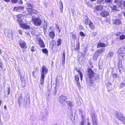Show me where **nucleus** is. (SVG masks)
I'll return each mask as SVG.
<instances>
[{"label":"nucleus","mask_w":125,"mask_h":125,"mask_svg":"<svg viewBox=\"0 0 125 125\" xmlns=\"http://www.w3.org/2000/svg\"><path fill=\"white\" fill-rule=\"evenodd\" d=\"M19 44L21 48L22 49V51L24 52L26 51L25 49H26L27 47L26 43L24 41L20 40L19 42Z\"/></svg>","instance_id":"obj_1"},{"label":"nucleus","mask_w":125,"mask_h":125,"mask_svg":"<svg viewBox=\"0 0 125 125\" xmlns=\"http://www.w3.org/2000/svg\"><path fill=\"white\" fill-rule=\"evenodd\" d=\"M32 21L34 24L36 26H39L41 24L42 21L39 18H34L32 19Z\"/></svg>","instance_id":"obj_2"},{"label":"nucleus","mask_w":125,"mask_h":125,"mask_svg":"<svg viewBox=\"0 0 125 125\" xmlns=\"http://www.w3.org/2000/svg\"><path fill=\"white\" fill-rule=\"evenodd\" d=\"M104 51V49L103 48H101L97 50L95 52L93 56V59L96 60L99 55V54L102 53Z\"/></svg>","instance_id":"obj_3"},{"label":"nucleus","mask_w":125,"mask_h":125,"mask_svg":"<svg viewBox=\"0 0 125 125\" xmlns=\"http://www.w3.org/2000/svg\"><path fill=\"white\" fill-rule=\"evenodd\" d=\"M48 69L44 65L42 67V70L41 71V78H44L45 75H46L48 72Z\"/></svg>","instance_id":"obj_4"},{"label":"nucleus","mask_w":125,"mask_h":125,"mask_svg":"<svg viewBox=\"0 0 125 125\" xmlns=\"http://www.w3.org/2000/svg\"><path fill=\"white\" fill-rule=\"evenodd\" d=\"M87 74L86 75L89 78H92L94 75V73L93 70L90 68L87 69Z\"/></svg>","instance_id":"obj_5"},{"label":"nucleus","mask_w":125,"mask_h":125,"mask_svg":"<svg viewBox=\"0 0 125 125\" xmlns=\"http://www.w3.org/2000/svg\"><path fill=\"white\" fill-rule=\"evenodd\" d=\"M91 116L93 125H97V115L93 113L92 114Z\"/></svg>","instance_id":"obj_6"},{"label":"nucleus","mask_w":125,"mask_h":125,"mask_svg":"<svg viewBox=\"0 0 125 125\" xmlns=\"http://www.w3.org/2000/svg\"><path fill=\"white\" fill-rule=\"evenodd\" d=\"M26 10L28 14L30 15H32V14H36L38 13V12L36 10L32 8H28Z\"/></svg>","instance_id":"obj_7"},{"label":"nucleus","mask_w":125,"mask_h":125,"mask_svg":"<svg viewBox=\"0 0 125 125\" xmlns=\"http://www.w3.org/2000/svg\"><path fill=\"white\" fill-rule=\"evenodd\" d=\"M21 27L22 28L25 29H29L30 28V26L28 25L26 23L21 22L19 23Z\"/></svg>","instance_id":"obj_8"},{"label":"nucleus","mask_w":125,"mask_h":125,"mask_svg":"<svg viewBox=\"0 0 125 125\" xmlns=\"http://www.w3.org/2000/svg\"><path fill=\"white\" fill-rule=\"evenodd\" d=\"M112 24L114 25H119L121 24L122 22L120 18L116 19L115 20L113 19Z\"/></svg>","instance_id":"obj_9"},{"label":"nucleus","mask_w":125,"mask_h":125,"mask_svg":"<svg viewBox=\"0 0 125 125\" xmlns=\"http://www.w3.org/2000/svg\"><path fill=\"white\" fill-rule=\"evenodd\" d=\"M115 114L117 119L121 120L124 119V117L121 113L119 112H116L115 113Z\"/></svg>","instance_id":"obj_10"},{"label":"nucleus","mask_w":125,"mask_h":125,"mask_svg":"<svg viewBox=\"0 0 125 125\" xmlns=\"http://www.w3.org/2000/svg\"><path fill=\"white\" fill-rule=\"evenodd\" d=\"M67 99V97L65 96L61 95L59 97V100L61 104H62Z\"/></svg>","instance_id":"obj_11"},{"label":"nucleus","mask_w":125,"mask_h":125,"mask_svg":"<svg viewBox=\"0 0 125 125\" xmlns=\"http://www.w3.org/2000/svg\"><path fill=\"white\" fill-rule=\"evenodd\" d=\"M16 17L17 18V21L19 23L21 22H23V20L22 19V17H23V15L19 14L16 15Z\"/></svg>","instance_id":"obj_12"},{"label":"nucleus","mask_w":125,"mask_h":125,"mask_svg":"<svg viewBox=\"0 0 125 125\" xmlns=\"http://www.w3.org/2000/svg\"><path fill=\"white\" fill-rule=\"evenodd\" d=\"M24 9V7L21 6L15 7H14L13 11L20 12L21 10H23Z\"/></svg>","instance_id":"obj_13"},{"label":"nucleus","mask_w":125,"mask_h":125,"mask_svg":"<svg viewBox=\"0 0 125 125\" xmlns=\"http://www.w3.org/2000/svg\"><path fill=\"white\" fill-rule=\"evenodd\" d=\"M38 42L41 47L44 48L45 45L44 42L42 40L41 38H40L38 40Z\"/></svg>","instance_id":"obj_14"},{"label":"nucleus","mask_w":125,"mask_h":125,"mask_svg":"<svg viewBox=\"0 0 125 125\" xmlns=\"http://www.w3.org/2000/svg\"><path fill=\"white\" fill-rule=\"evenodd\" d=\"M100 14L102 17H106L109 15V14L108 11L104 10L101 11L100 13Z\"/></svg>","instance_id":"obj_15"},{"label":"nucleus","mask_w":125,"mask_h":125,"mask_svg":"<svg viewBox=\"0 0 125 125\" xmlns=\"http://www.w3.org/2000/svg\"><path fill=\"white\" fill-rule=\"evenodd\" d=\"M76 70L79 74H77L75 76V78H79V77L80 78H82L83 77V75L81 72V71L80 70L76 69Z\"/></svg>","instance_id":"obj_16"},{"label":"nucleus","mask_w":125,"mask_h":125,"mask_svg":"<svg viewBox=\"0 0 125 125\" xmlns=\"http://www.w3.org/2000/svg\"><path fill=\"white\" fill-rule=\"evenodd\" d=\"M83 21L84 23L86 25H89L90 23H91L92 21L91 20H89L88 19V17L87 16H85Z\"/></svg>","instance_id":"obj_17"},{"label":"nucleus","mask_w":125,"mask_h":125,"mask_svg":"<svg viewBox=\"0 0 125 125\" xmlns=\"http://www.w3.org/2000/svg\"><path fill=\"white\" fill-rule=\"evenodd\" d=\"M49 36L50 38L53 39L55 36V34L53 31H50L49 33Z\"/></svg>","instance_id":"obj_18"},{"label":"nucleus","mask_w":125,"mask_h":125,"mask_svg":"<svg viewBox=\"0 0 125 125\" xmlns=\"http://www.w3.org/2000/svg\"><path fill=\"white\" fill-rule=\"evenodd\" d=\"M104 43L102 42H98L97 45V48H98L100 47H104L107 46Z\"/></svg>","instance_id":"obj_19"},{"label":"nucleus","mask_w":125,"mask_h":125,"mask_svg":"<svg viewBox=\"0 0 125 125\" xmlns=\"http://www.w3.org/2000/svg\"><path fill=\"white\" fill-rule=\"evenodd\" d=\"M103 6L97 5L95 7V11H101L103 9Z\"/></svg>","instance_id":"obj_20"},{"label":"nucleus","mask_w":125,"mask_h":125,"mask_svg":"<svg viewBox=\"0 0 125 125\" xmlns=\"http://www.w3.org/2000/svg\"><path fill=\"white\" fill-rule=\"evenodd\" d=\"M88 25L89 28L91 30H94L95 29V26L92 21Z\"/></svg>","instance_id":"obj_21"},{"label":"nucleus","mask_w":125,"mask_h":125,"mask_svg":"<svg viewBox=\"0 0 125 125\" xmlns=\"http://www.w3.org/2000/svg\"><path fill=\"white\" fill-rule=\"evenodd\" d=\"M70 34L71 35V38L74 40L77 39V35L75 32H71Z\"/></svg>","instance_id":"obj_22"},{"label":"nucleus","mask_w":125,"mask_h":125,"mask_svg":"<svg viewBox=\"0 0 125 125\" xmlns=\"http://www.w3.org/2000/svg\"><path fill=\"white\" fill-rule=\"evenodd\" d=\"M60 3V10H61V13H62L63 12V5L62 1L61 0L59 1Z\"/></svg>","instance_id":"obj_23"},{"label":"nucleus","mask_w":125,"mask_h":125,"mask_svg":"<svg viewBox=\"0 0 125 125\" xmlns=\"http://www.w3.org/2000/svg\"><path fill=\"white\" fill-rule=\"evenodd\" d=\"M75 80L76 81V83H77V87L79 89H80L81 88V86L79 82H78L79 79H75Z\"/></svg>","instance_id":"obj_24"},{"label":"nucleus","mask_w":125,"mask_h":125,"mask_svg":"<svg viewBox=\"0 0 125 125\" xmlns=\"http://www.w3.org/2000/svg\"><path fill=\"white\" fill-rule=\"evenodd\" d=\"M112 10L113 11H117L118 10L116 6L114 5L112 7Z\"/></svg>","instance_id":"obj_25"},{"label":"nucleus","mask_w":125,"mask_h":125,"mask_svg":"<svg viewBox=\"0 0 125 125\" xmlns=\"http://www.w3.org/2000/svg\"><path fill=\"white\" fill-rule=\"evenodd\" d=\"M57 46H59L61 44V40L60 38H59L57 41Z\"/></svg>","instance_id":"obj_26"},{"label":"nucleus","mask_w":125,"mask_h":125,"mask_svg":"<svg viewBox=\"0 0 125 125\" xmlns=\"http://www.w3.org/2000/svg\"><path fill=\"white\" fill-rule=\"evenodd\" d=\"M93 81L91 79H87V82L88 83L89 85H91L93 83Z\"/></svg>","instance_id":"obj_27"},{"label":"nucleus","mask_w":125,"mask_h":125,"mask_svg":"<svg viewBox=\"0 0 125 125\" xmlns=\"http://www.w3.org/2000/svg\"><path fill=\"white\" fill-rule=\"evenodd\" d=\"M76 48H75V51H79V49H80V43L79 42L76 44Z\"/></svg>","instance_id":"obj_28"},{"label":"nucleus","mask_w":125,"mask_h":125,"mask_svg":"<svg viewBox=\"0 0 125 125\" xmlns=\"http://www.w3.org/2000/svg\"><path fill=\"white\" fill-rule=\"evenodd\" d=\"M42 52L48 55V51L46 48L43 49L42 50Z\"/></svg>","instance_id":"obj_29"},{"label":"nucleus","mask_w":125,"mask_h":125,"mask_svg":"<svg viewBox=\"0 0 125 125\" xmlns=\"http://www.w3.org/2000/svg\"><path fill=\"white\" fill-rule=\"evenodd\" d=\"M52 50L53 52H55V51L57 52L58 50V48L57 46L55 45L54 47H52Z\"/></svg>","instance_id":"obj_30"},{"label":"nucleus","mask_w":125,"mask_h":125,"mask_svg":"<svg viewBox=\"0 0 125 125\" xmlns=\"http://www.w3.org/2000/svg\"><path fill=\"white\" fill-rule=\"evenodd\" d=\"M122 62L121 60H120L119 61L118 63V67L119 68H120L122 66Z\"/></svg>","instance_id":"obj_31"},{"label":"nucleus","mask_w":125,"mask_h":125,"mask_svg":"<svg viewBox=\"0 0 125 125\" xmlns=\"http://www.w3.org/2000/svg\"><path fill=\"white\" fill-rule=\"evenodd\" d=\"M56 43V42L55 41L52 39L51 42V44L52 45V47H54V46L55 45Z\"/></svg>","instance_id":"obj_32"},{"label":"nucleus","mask_w":125,"mask_h":125,"mask_svg":"<svg viewBox=\"0 0 125 125\" xmlns=\"http://www.w3.org/2000/svg\"><path fill=\"white\" fill-rule=\"evenodd\" d=\"M120 40H123L125 39V35H122L120 36L119 37Z\"/></svg>","instance_id":"obj_33"},{"label":"nucleus","mask_w":125,"mask_h":125,"mask_svg":"<svg viewBox=\"0 0 125 125\" xmlns=\"http://www.w3.org/2000/svg\"><path fill=\"white\" fill-rule=\"evenodd\" d=\"M113 52H110L108 53V55L110 57L113 56Z\"/></svg>","instance_id":"obj_34"},{"label":"nucleus","mask_w":125,"mask_h":125,"mask_svg":"<svg viewBox=\"0 0 125 125\" xmlns=\"http://www.w3.org/2000/svg\"><path fill=\"white\" fill-rule=\"evenodd\" d=\"M112 76L113 78H117V74L116 73H114L112 75Z\"/></svg>","instance_id":"obj_35"},{"label":"nucleus","mask_w":125,"mask_h":125,"mask_svg":"<svg viewBox=\"0 0 125 125\" xmlns=\"http://www.w3.org/2000/svg\"><path fill=\"white\" fill-rule=\"evenodd\" d=\"M67 103L68 104V105L69 106L72 107L73 106V104L72 102H67Z\"/></svg>","instance_id":"obj_36"},{"label":"nucleus","mask_w":125,"mask_h":125,"mask_svg":"<svg viewBox=\"0 0 125 125\" xmlns=\"http://www.w3.org/2000/svg\"><path fill=\"white\" fill-rule=\"evenodd\" d=\"M121 32H118L116 33L115 35L116 36H120L121 35Z\"/></svg>","instance_id":"obj_37"},{"label":"nucleus","mask_w":125,"mask_h":125,"mask_svg":"<svg viewBox=\"0 0 125 125\" xmlns=\"http://www.w3.org/2000/svg\"><path fill=\"white\" fill-rule=\"evenodd\" d=\"M104 1V0H98L97 2V4H100Z\"/></svg>","instance_id":"obj_38"},{"label":"nucleus","mask_w":125,"mask_h":125,"mask_svg":"<svg viewBox=\"0 0 125 125\" xmlns=\"http://www.w3.org/2000/svg\"><path fill=\"white\" fill-rule=\"evenodd\" d=\"M12 3H16L18 1V0H11Z\"/></svg>","instance_id":"obj_39"},{"label":"nucleus","mask_w":125,"mask_h":125,"mask_svg":"<svg viewBox=\"0 0 125 125\" xmlns=\"http://www.w3.org/2000/svg\"><path fill=\"white\" fill-rule=\"evenodd\" d=\"M31 50L32 52H33L35 51V47L34 46H33L31 47Z\"/></svg>","instance_id":"obj_40"},{"label":"nucleus","mask_w":125,"mask_h":125,"mask_svg":"<svg viewBox=\"0 0 125 125\" xmlns=\"http://www.w3.org/2000/svg\"><path fill=\"white\" fill-rule=\"evenodd\" d=\"M27 6L29 7H31V8H33V6L31 5V3H29L27 4Z\"/></svg>","instance_id":"obj_41"},{"label":"nucleus","mask_w":125,"mask_h":125,"mask_svg":"<svg viewBox=\"0 0 125 125\" xmlns=\"http://www.w3.org/2000/svg\"><path fill=\"white\" fill-rule=\"evenodd\" d=\"M62 59H65V53L64 51H63L62 53Z\"/></svg>","instance_id":"obj_42"},{"label":"nucleus","mask_w":125,"mask_h":125,"mask_svg":"<svg viewBox=\"0 0 125 125\" xmlns=\"http://www.w3.org/2000/svg\"><path fill=\"white\" fill-rule=\"evenodd\" d=\"M57 86L56 85L55 87V89L54 90V94H56V92H57Z\"/></svg>","instance_id":"obj_43"},{"label":"nucleus","mask_w":125,"mask_h":125,"mask_svg":"<svg viewBox=\"0 0 125 125\" xmlns=\"http://www.w3.org/2000/svg\"><path fill=\"white\" fill-rule=\"evenodd\" d=\"M112 0H105V2L106 3H110L112 2Z\"/></svg>","instance_id":"obj_44"},{"label":"nucleus","mask_w":125,"mask_h":125,"mask_svg":"<svg viewBox=\"0 0 125 125\" xmlns=\"http://www.w3.org/2000/svg\"><path fill=\"white\" fill-rule=\"evenodd\" d=\"M62 64L64 65L65 62V59H62Z\"/></svg>","instance_id":"obj_45"},{"label":"nucleus","mask_w":125,"mask_h":125,"mask_svg":"<svg viewBox=\"0 0 125 125\" xmlns=\"http://www.w3.org/2000/svg\"><path fill=\"white\" fill-rule=\"evenodd\" d=\"M80 35L81 36H85V35L84 34V33L82 31H81L80 32Z\"/></svg>","instance_id":"obj_46"},{"label":"nucleus","mask_w":125,"mask_h":125,"mask_svg":"<svg viewBox=\"0 0 125 125\" xmlns=\"http://www.w3.org/2000/svg\"><path fill=\"white\" fill-rule=\"evenodd\" d=\"M125 86V84L123 83H121L120 85L121 88H122Z\"/></svg>","instance_id":"obj_47"},{"label":"nucleus","mask_w":125,"mask_h":125,"mask_svg":"<svg viewBox=\"0 0 125 125\" xmlns=\"http://www.w3.org/2000/svg\"><path fill=\"white\" fill-rule=\"evenodd\" d=\"M44 82V79H41L40 81L41 83L42 84Z\"/></svg>","instance_id":"obj_48"},{"label":"nucleus","mask_w":125,"mask_h":125,"mask_svg":"<svg viewBox=\"0 0 125 125\" xmlns=\"http://www.w3.org/2000/svg\"><path fill=\"white\" fill-rule=\"evenodd\" d=\"M97 32H93V36H94L96 35L97 34Z\"/></svg>","instance_id":"obj_49"},{"label":"nucleus","mask_w":125,"mask_h":125,"mask_svg":"<svg viewBox=\"0 0 125 125\" xmlns=\"http://www.w3.org/2000/svg\"><path fill=\"white\" fill-rule=\"evenodd\" d=\"M18 32L19 34H20L21 35L22 34V30H18Z\"/></svg>","instance_id":"obj_50"},{"label":"nucleus","mask_w":125,"mask_h":125,"mask_svg":"<svg viewBox=\"0 0 125 125\" xmlns=\"http://www.w3.org/2000/svg\"><path fill=\"white\" fill-rule=\"evenodd\" d=\"M56 28L58 29V31H59V32H60V29L59 27L57 25H56Z\"/></svg>","instance_id":"obj_51"},{"label":"nucleus","mask_w":125,"mask_h":125,"mask_svg":"<svg viewBox=\"0 0 125 125\" xmlns=\"http://www.w3.org/2000/svg\"><path fill=\"white\" fill-rule=\"evenodd\" d=\"M10 87H9L8 88V91H7V92H8V95H9V92H10Z\"/></svg>","instance_id":"obj_52"},{"label":"nucleus","mask_w":125,"mask_h":125,"mask_svg":"<svg viewBox=\"0 0 125 125\" xmlns=\"http://www.w3.org/2000/svg\"><path fill=\"white\" fill-rule=\"evenodd\" d=\"M124 119H123L122 120H121V121L123 123L125 124V118L124 117Z\"/></svg>","instance_id":"obj_53"},{"label":"nucleus","mask_w":125,"mask_h":125,"mask_svg":"<svg viewBox=\"0 0 125 125\" xmlns=\"http://www.w3.org/2000/svg\"><path fill=\"white\" fill-rule=\"evenodd\" d=\"M80 125H84V122L83 121H82L81 122Z\"/></svg>","instance_id":"obj_54"},{"label":"nucleus","mask_w":125,"mask_h":125,"mask_svg":"<svg viewBox=\"0 0 125 125\" xmlns=\"http://www.w3.org/2000/svg\"><path fill=\"white\" fill-rule=\"evenodd\" d=\"M119 2V0H114V2L115 3H117Z\"/></svg>","instance_id":"obj_55"},{"label":"nucleus","mask_w":125,"mask_h":125,"mask_svg":"<svg viewBox=\"0 0 125 125\" xmlns=\"http://www.w3.org/2000/svg\"><path fill=\"white\" fill-rule=\"evenodd\" d=\"M123 4L124 8L125 9V1H124L123 2Z\"/></svg>","instance_id":"obj_56"},{"label":"nucleus","mask_w":125,"mask_h":125,"mask_svg":"<svg viewBox=\"0 0 125 125\" xmlns=\"http://www.w3.org/2000/svg\"><path fill=\"white\" fill-rule=\"evenodd\" d=\"M42 119L43 121H45L46 120V118L45 117H43Z\"/></svg>","instance_id":"obj_57"},{"label":"nucleus","mask_w":125,"mask_h":125,"mask_svg":"<svg viewBox=\"0 0 125 125\" xmlns=\"http://www.w3.org/2000/svg\"><path fill=\"white\" fill-rule=\"evenodd\" d=\"M4 0L5 2H9L10 1V0Z\"/></svg>","instance_id":"obj_58"},{"label":"nucleus","mask_w":125,"mask_h":125,"mask_svg":"<svg viewBox=\"0 0 125 125\" xmlns=\"http://www.w3.org/2000/svg\"><path fill=\"white\" fill-rule=\"evenodd\" d=\"M9 31V30H6V31H5V32H4L5 34V33H6V32L7 33Z\"/></svg>","instance_id":"obj_59"},{"label":"nucleus","mask_w":125,"mask_h":125,"mask_svg":"<svg viewBox=\"0 0 125 125\" xmlns=\"http://www.w3.org/2000/svg\"><path fill=\"white\" fill-rule=\"evenodd\" d=\"M2 62H0V66L1 67V66H2Z\"/></svg>","instance_id":"obj_60"},{"label":"nucleus","mask_w":125,"mask_h":125,"mask_svg":"<svg viewBox=\"0 0 125 125\" xmlns=\"http://www.w3.org/2000/svg\"><path fill=\"white\" fill-rule=\"evenodd\" d=\"M91 124L90 122H87V125H90Z\"/></svg>","instance_id":"obj_61"},{"label":"nucleus","mask_w":125,"mask_h":125,"mask_svg":"<svg viewBox=\"0 0 125 125\" xmlns=\"http://www.w3.org/2000/svg\"><path fill=\"white\" fill-rule=\"evenodd\" d=\"M2 53V52L1 51V50L0 49V54H1Z\"/></svg>","instance_id":"obj_62"},{"label":"nucleus","mask_w":125,"mask_h":125,"mask_svg":"<svg viewBox=\"0 0 125 125\" xmlns=\"http://www.w3.org/2000/svg\"><path fill=\"white\" fill-rule=\"evenodd\" d=\"M91 1H96V0H90Z\"/></svg>","instance_id":"obj_63"},{"label":"nucleus","mask_w":125,"mask_h":125,"mask_svg":"<svg viewBox=\"0 0 125 125\" xmlns=\"http://www.w3.org/2000/svg\"><path fill=\"white\" fill-rule=\"evenodd\" d=\"M20 2L21 3V4L22 3V0H20Z\"/></svg>","instance_id":"obj_64"}]
</instances>
